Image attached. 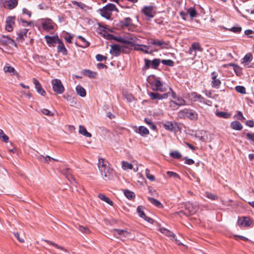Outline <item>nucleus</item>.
<instances>
[{
  "instance_id": "f257e3e1",
  "label": "nucleus",
  "mask_w": 254,
  "mask_h": 254,
  "mask_svg": "<svg viewBox=\"0 0 254 254\" xmlns=\"http://www.w3.org/2000/svg\"><path fill=\"white\" fill-rule=\"evenodd\" d=\"M98 167L104 180L111 179L113 170L109 167V163L107 160L102 158H99Z\"/></svg>"
},
{
  "instance_id": "f03ea898",
  "label": "nucleus",
  "mask_w": 254,
  "mask_h": 254,
  "mask_svg": "<svg viewBox=\"0 0 254 254\" xmlns=\"http://www.w3.org/2000/svg\"><path fill=\"white\" fill-rule=\"evenodd\" d=\"M102 16L107 19H111L113 11H118V8L113 3H108L100 10Z\"/></svg>"
},
{
  "instance_id": "7ed1b4c3",
  "label": "nucleus",
  "mask_w": 254,
  "mask_h": 254,
  "mask_svg": "<svg viewBox=\"0 0 254 254\" xmlns=\"http://www.w3.org/2000/svg\"><path fill=\"white\" fill-rule=\"evenodd\" d=\"M53 91L57 94H61L64 91V88L59 79H54L51 81Z\"/></svg>"
},
{
  "instance_id": "20e7f679",
  "label": "nucleus",
  "mask_w": 254,
  "mask_h": 254,
  "mask_svg": "<svg viewBox=\"0 0 254 254\" xmlns=\"http://www.w3.org/2000/svg\"><path fill=\"white\" fill-rule=\"evenodd\" d=\"M171 92H170L169 96H171L173 100L170 102L171 106H172V104H175L177 106H183L186 104L185 100L182 97L178 96L176 94L172 91L171 89Z\"/></svg>"
},
{
  "instance_id": "39448f33",
  "label": "nucleus",
  "mask_w": 254,
  "mask_h": 254,
  "mask_svg": "<svg viewBox=\"0 0 254 254\" xmlns=\"http://www.w3.org/2000/svg\"><path fill=\"white\" fill-rule=\"evenodd\" d=\"M0 2L4 8L11 10L17 6L18 0H0Z\"/></svg>"
},
{
  "instance_id": "423d86ee",
  "label": "nucleus",
  "mask_w": 254,
  "mask_h": 254,
  "mask_svg": "<svg viewBox=\"0 0 254 254\" xmlns=\"http://www.w3.org/2000/svg\"><path fill=\"white\" fill-rule=\"evenodd\" d=\"M203 51V48L201 47L199 43L194 42L190 47L188 53L190 54H192L193 52H194L193 55V59H194L196 57L197 52L201 53Z\"/></svg>"
},
{
  "instance_id": "0eeeda50",
  "label": "nucleus",
  "mask_w": 254,
  "mask_h": 254,
  "mask_svg": "<svg viewBox=\"0 0 254 254\" xmlns=\"http://www.w3.org/2000/svg\"><path fill=\"white\" fill-rule=\"evenodd\" d=\"M149 44L154 45L158 47L159 49H168L169 42L159 39H151Z\"/></svg>"
},
{
  "instance_id": "6e6552de",
  "label": "nucleus",
  "mask_w": 254,
  "mask_h": 254,
  "mask_svg": "<svg viewBox=\"0 0 254 254\" xmlns=\"http://www.w3.org/2000/svg\"><path fill=\"white\" fill-rule=\"evenodd\" d=\"M113 233L117 238L120 239L122 241H125L126 238L130 236L129 232L122 230L114 229L113 231Z\"/></svg>"
},
{
  "instance_id": "1a4fd4ad",
  "label": "nucleus",
  "mask_w": 254,
  "mask_h": 254,
  "mask_svg": "<svg viewBox=\"0 0 254 254\" xmlns=\"http://www.w3.org/2000/svg\"><path fill=\"white\" fill-rule=\"evenodd\" d=\"M0 44L6 46L9 48L12 46L16 47V44L15 42L7 36H2L0 38Z\"/></svg>"
},
{
  "instance_id": "9d476101",
  "label": "nucleus",
  "mask_w": 254,
  "mask_h": 254,
  "mask_svg": "<svg viewBox=\"0 0 254 254\" xmlns=\"http://www.w3.org/2000/svg\"><path fill=\"white\" fill-rule=\"evenodd\" d=\"M152 88L153 90L164 92L166 91V87L163 86L162 82L157 78H155L151 83Z\"/></svg>"
},
{
  "instance_id": "9b49d317",
  "label": "nucleus",
  "mask_w": 254,
  "mask_h": 254,
  "mask_svg": "<svg viewBox=\"0 0 254 254\" xmlns=\"http://www.w3.org/2000/svg\"><path fill=\"white\" fill-rule=\"evenodd\" d=\"M164 128L171 131H177L180 130L178 123L177 122H167L163 125Z\"/></svg>"
},
{
  "instance_id": "f8f14e48",
  "label": "nucleus",
  "mask_w": 254,
  "mask_h": 254,
  "mask_svg": "<svg viewBox=\"0 0 254 254\" xmlns=\"http://www.w3.org/2000/svg\"><path fill=\"white\" fill-rule=\"evenodd\" d=\"M189 97L193 101H199L200 103L206 104V100L196 92H191L189 94Z\"/></svg>"
},
{
  "instance_id": "ddd939ff",
  "label": "nucleus",
  "mask_w": 254,
  "mask_h": 254,
  "mask_svg": "<svg viewBox=\"0 0 254 254\" xmlns=\"http://www.w3.org/2000/svg\"><path fill=\"white\" fill-rule=\"evenodd\" d=\"M15 17L14 16H8L6 19L5 29L8 31H12L15 24Z\"/></svg>"
},
{
  "instance_id": "4468645a",
  "label": "nucleus",
  "mask_w": 254,
  "mask_h": 254,
  "mask_svg": "<svg viewBox=\"0 0 254 254\" xmlns=\"http://www.w3.org/2000/svg\"><path fill=\"white\" fill-rule=\"evenodd\" d=\"M252 221L249 217H243L238 220V225L241 227H249L252 224Z\"/></svg>"
},
{
  "instance_id": "2eb2a0df",
  "label": "nucleus",
  "mask_w": 254,
  "mask_h": 254,
  "mask_svg": "<svg viewBox=\"0 0 254 254\" xmlns=\"http://www.w3.org/2000/svg\"><path fill=\"white\" fill-rule=\"evenodd\" d=\"M150 98L152 100L158 99L162 100L163 99H166L169 97L170 92H168L166 93L160 94L157 93L150 92L148 93Z\"/></svg>"
},
{
  "instance_id": "dca6fc26",
  "label": "nucleus",
  "mask_w": 254,
  "mask_h": 254,
  "mask_svg": "<svg viewBox=\"0 0 254 254\" xmlns=\"http://www.w3.org/2000/svg\"><path fill=\"white\" fill-rule=\"evenodd\" d=\"M218 74L216 72H212L211 73V85L212 87L215 88H219L220 84L221 81L220 80L217 78Z\"/></svg>"
},
{
  "instance_id": "f3484780",
  "label": "nucleus",
  "mask_w": 254,
  "mask_h": 254,
  "mask_svg": "<svg viewBox=\"0 0 254 254\" xmlns=\"http://www.w3.org/2000/svg\"><path fill=\"white\" fill-rule=\"evenodd\" d=\"M186 209H187L190 214H193L198 210L199 207L197 203H187L186 205Z\"/></svg>"
},
{
  "instance_id": "a211bd4d",
  "label": "nucleus",
  "mask_w": 254,
  "mask_h": 254,
  "mask_svg": "<svg viewBox=\"0 0 254 254\" xmlns=\"http://www.w3.org/2000/svg\"><path fill=\"white\" fill-rule=\"evenodd\" d=\"M142 12L148 18H152L154 16L153 7L151 6H145L142 9Z\"/></svg>"
},
{
  "instance_id": "6ab92c4d",
  "label": "nucleus",
  "mask_w": 254,
  "mask_h": 254,
  "mask_svg": "<svg viewBox=\"0 0 254 254\" xmlns=\"http://www.w3.org/2000/svg\"><path fill=\"white\" fill-rule=\"evenodd\" d=\"M137 39L132 36L122 37V43L133 46V43L135 42Z\"/></svg>"
},
{
  "instance_id": "aec40b11",
  "label": "nucleus",
  "mask_w": 254,
  "mask_h": 254,
  "mask_svg": "<svg viewBox=\"0 0 254 254\" xmlns=\"http://www.w3.org/2000/svg\"><path fill=\"white\" fill-rule=\"evenodd\" d=\"M78 41H76V45L82 48H86L89 46V43L81 36L77 37Z\"/></svg>"
},
{
  "instance_id": "412c9836",
  "label": "nucleus",
  "mask_w": 254,
  "mask_h": 254,
  "mask_svg": "<svg viewBox=\"0 0 254 254\" xmlns=\"http://www.w3.org/2000/svg\"><path fill=\"white\" fill-rule=\"evenodd\" d=\"M110 53L114 56H118L121 53L120 46L117 44L111 45Z\"/></svg>"
},
{
  "instance_id": "4be33fe9",
  "label": "nucleus",
  "mask_w": 254,
  "mask_h": 254,
  "mask_svg": "<svg viewBox=\"0 0 254 254\" xmlns=\"http://www.w3.org/2000/svg\"><path fill=\"white\" fill-rule=\"evenodd\" d=\"M42 24L43 28L46 30H50L54 28L53 21L49 19L44 20Z\"/></svg>"
},
{
  "instance_id": "5701e85b",
  "label": "nucleus",
  "mask_w": 254,
  "mask_h": 254,
  "mask_svg": "<svg viewBox=\"0 0 254 254\" xmlns=\"http://www.w3.org/2000/svg\"><path fill=\"white\" fill-rule=\"evenodd\" d=\"M45 38L50 46H54L55 44L60 41L58 37L55 36H46Z\"/></svg>"
},
{
  "instance_id": "b1692460",
  "label": "nucleus",
  "mask_w": 254,
  "mask_h": 254,
  "mask_svg": "<svg viewBox=\"0 0 254 254\" xmlns=\"http://www.w3.org/2000/svg\"><path fill=\"white\" fill-rule=\"evenodd\" d=\"M160 231L162 233L165 234V235L168 237H172L173 238H174L175 242L178 245H180L182 244V243L179 240H178L177 239L175 238V235L173 233L170 232L169 230L165 228H162L160 229Z\"/></svg>"
},
{
  "instance_id": "393cba45",
  "label": "nucleus",
  "mask_w": 254,
  "mask_h": 254,
  "mask_svg": "<svg viewBox=\"0 0 254 254\" xmlns=\"http://www.w3.org/2000/svg\"><path fill=\"white\" fill-rule=\"evenodd\" d=\"M253 60V56L251 53L247 54L243 59V63L246 67H251V65H249V63Z\"/></svg>"
},
{
  "instance_id": "a878e982",
  "label": "nucleus",
  "mask_w": 254,
  "mask_h": 254,
  "mask_svg": "<svg viewBox=\"0 0 254 254\" xmlns=\"http://www.w3.org/2000/svg\"><path fill=\"white\" fill-rule=\"evenodd\" d=\"M149 49V46L144 45H134V49L135 50L142 51L146 54L150 53L148 51Z\"/></svg>"
},
{
  "instance_id": "bb28decb",
  "label": "nucleus",
  "mask_w": 254,
  "mask_h": 254,
  "mask_svg": "<svg viewBox=\"0 0 254 254\" xmlns=\"http://www.w3.org/2000/svg\"><path fill=\"white\" fill-rule=\"evenodd\" d=\"M230 127L236 130H241L243 128L242 125L238 121H235L231 123Z\"/></svg>"
},
{
  "instance_id": "cd10ccee",
  "label": "nucleus",
  "mask_w": 254,
  "mask_h": 254,
  "mask_svg": "<svg viewBox=\"0 0 254 254\" xmlns=\"http://www.w3.org/2000/svg\"><path fill=\"white\" fill-rule=\"evenodd\" d=\"M75 90L77 94L82 97H84L86 96V92L85 89L80 85H78L76 86L75 88Z\"/></svg>"
},
{
  "instance_id": "c85d7f7f",
  "label": "nucleus",
  "mask_w": 254,
  "mask_h": 254,
  "mask_svg": "<svg viewBox=\"0 0 254 254\" xmlns=\"http://www.w3.org/2000/svg\"><path fill=\"white\" fill-rule=\"evenodd\" d=\"M98 25L99 26L97 28V32L101 34H102L104 37H106L109 28H107L105 26L101 25V24H99Z\"/></svg>"
},
{
  "instance_id": "c756f323",
  "label": "nucleus",
  "mask_w": 254,
  "mask_h": 254,
  "mask_svg": "<svg viewBox=\"0 0 254 254\" xmlns=\"http://www.w3.org/2000/svg\"><path fill=\"white\" fill-rule=\"evenodd\" d=\"M187 118L191 120H196L198 118L197 114L192 110L189 109Z\"/></svg>"
},
{
  "instance_id": "7c9ffc66",
  "label": "nucleus",
  "mask_w": 254,
  "mask_h": 254,
  "mask_svg": "<svg viewBox=\"0 0 254 254\" xmlns=\"http://www.w3.org/2000/svg\"><path fill=\"white\" fill-rule=\"evenodd\" d=\"M79 132L81 134H82L83 135H84L86 137H91V134L90 133L88 132L87 131L86 128L81 125H80L79 126Z\"/></svg>"
},
{
  "instance_id": "2f4dec72",
  "label": "nucleus",
  "mask_w": 254,
  "mask_h": 254,
  "mask_svg": "<svg viewBox=\"0 0 254 254\" xmlns=\"http://www.w3.org/2000/svg\"><path fill=\"white\" fill-rule=\"evenodd\" d=\"M141 136H145L149 133L148 129L143 126H140L138 127V131L137 132Z\"/></svg>"
},
{
  "instance_id": "473e14b6",
  "label": "nucleus",
  "mask_w": 254,
  "mask_h": 254,
  "mask_svg": "<svg viewBox=\"0 0 254 254\" xmlns=\"http://www.w3.org/2000/svg\"><path fill=\"white\" fill-rule=\"evenodd\" d=\"M3 70L5 73H8L11 74H14L15 69L10 66L8 64H6L3 67Z\"/></svg>"
},
{
  "instance_id": "72a5a7b5",
  "label": "nucleus",
  "mask_w": 254,
  "mask_h": 254,
  "mask_svg": "<svg viewBox=\"0 0 254 254\" xmlns=\"http://www.w3.org/2000/svg\"><path fill=\"white\" fill-rule=\"evenodd\" d=\"M58 43L60 45L57 47L58 51L62 53L64 55H66L67 54V50L64 44L60 40Z\"/></svg>"
},
{
  "instance_id": "f704fd0d",
  "label": "nucleus",
  "mask_w": 254,
  "mask_h": 254,
  "mask_svg": "<svg viewBox=\"0 0 254 254\" xmlns=\"http://www.w3.org/2000/svg\"><path fill=\"white\" fill-rule=\"evenodd\" d=\"M98 196L101 200L104 201L110 205H113V202L109 197H107L104 194L102 193H99Z\"/></svg>"
},
{
  "instance_id": "c9c22d12",
  "label": "nucleus",
  "mask_w": 254,
  "mask_h": 254,
  "mask_svg": "<svg viewBox=\"0 0 254 254\" xmlns=\"http://www.w3.org/2000/svg\"><path fill=\"white\" fill-rule=\"evenodd\" d=\"M83 74L90 78H95L97 76V73L95 71H91L89 69H85L83 70Z\"/></svg>"
},
{
  "instance_id": "e433bc0d",
  "label": "nucleus",
  "mask_w": 254,
  "mask_h": 254,
  "mask_svg": "<svg viewBox=\"0 0 254 254\" xmlns=\"http://www.w3.org/2000/svg\"><path fill=\"white\" fill-rule=\"evenodd\" d=\"M148 199L150 203H151L152 204L154 205L156 207L158 208H162L163 207V205L162 204V203L158 200L150 197H148Z\"/></svg>"
},
{
  "instance_id": "4c0bfd02",
  "label": "nucleus",
  "mask_w": 254,
  "mask_h": 254,
  "mask_svg": "<svg viewBox=\"0 0 254 254\" xmlns=\"http://www.w3.org/2000/svg\"><path fill=\"white\" fill-rule=\"evenodd\" d=\"M38 159L41 161L47 163H48L51 160H54L57 161H58L57 159L51 157L50 156L48 155H47L46 156L40 155L39 156H38Z\"/></svg>"
},
{
  "instance_id": "58836bf2",
  "label": "nucleus",
  "mask_w": 254,
  "mask_h": 254,
  "mask_svg": "<svg viewBox=\"0 0 254 254\" xmlns=\"http://www.w3.org/2000/svg\"><path fill=\"white\" fill-rule=\"evenodd\" d=\"M216 115L219 117L224 119H228L231 117V114L226 112H217Z\"/></svg>"
},
{
  "instance_id": "ea45409f",
  "label": "nucleus",
  "mask_w": 254,
  "mask_h": 254,
  "mask_svg": "<svg viewBox=\"0 0 254 254\" xmlns=\"http://www.w3.org/2000/svg\"><path fill=\"white\" fill-rule=\"evenodd\" d=\"M189 109H185L184 110L180 111L178 113V117L181 119H185L187 117Z\"/></svg>"
},
{
  "instance_id": "a19ab883",
  "label": "nucleus",
  "mask_w": 254,
  "mask_h": 254,
  "mask_svg": "<svg viewBox=\"0 0 254 254\" xmlns=\"http://www.w3.org/2000/svg\"><path fill=\"white\" fill-rule=\"evenodd\" d=\"M122 167L123 170H127V169H132L133 166L131 164L125 161L122 162Z\"/></svg>"
},
{
  "instance_id": "79ce46f5",
  "label": "nucleus",
  "mask_w": 254,
  "mask_h": 254,
  "mask_svg": "<svg viewBox=\"0 0 254 254\" xmlns=\"http://www.w3.org/2000/svg\"><path fill=\"white\" fill-rule=\"evenodd\" d=\"M28 29L24 28L20 30L18 33V38L20 39H24V37H26L28 32Z\"/></svg>"
},
{
  "instance_id": "37998d69",
  "label": "nucleus",
  "mask_w": 254,
  "mask_h": 254,
  "mask_svg": "<svg viewBox=\"0 0 254 254\" xmlns=\"http://www.w3.org/2000/svg\"><path fill=\"white\" fill-rule=\"evenodd\" d=\"M43 241L48 243L50 245H52V246H54L55 248H56L58 249L61 250L65 252H67L66 250L65 249L64 247H62L55 243H53V242L48 241V240H43Z\"/></svg>"
},
{
  "instance_id": "c03bdc74",
  "label": "nucleus",
  "mask_w": 254,
  "mask_h": 254,
  "mask_svg": "<svg viewBox=\"0 0 254 254\" xmlns=\"http://www.w3.org/2000/svg\"><path fill=\"white\" fill-rule=\"evenodd\" d=\"M39 113H42L43 114L48 116H53L54 115V113L51 112L50 110L47 109H41L39 111Z\"/></svg>"
},
{
  "instance_id": "a18cd8bd",
  "label": "nucleus",
  "mask_w": 254,
  "mask_h": 254,
  "mask_svg": "<svg viewBox=\"0 0 254 254\" xmlns=\"http://www.w3.org/2000/svg\"><path fill=\"white\" fill-rule=\"evenodd\" d=\"M160 63V60L155 59L153 61H151V67L154 69L157 68Z\"/></svg>"
},
{
  "instance_id": "49530a36",
  "label": "nucleus",
  "mask_w": 254,
  "mask_h": 254,
  "mask_svg": "<svg viewBox=\"0 0 254 254\" xmlns=\"http://www.w3.org/2000/svg\"><path fill=\"white\" fill-rule=\"evenodd\" d=\"M123 26H128L131 24V19L129 17H127L121 21Z\"/></svg>"
},
{
  "instance_id": "de8ad7c7",
  "label": "nucleus",
  "mask_w": 254,
  "mask_h": 254,
  "mask_svg": "<svg viewBox=\"0 0 254 254\" xmlns=\"http://www.w3.org/2000/svg\"><path fill=\"white\" fill-rule=\"evenodd\" d=\"M123 95L128 102H130L134 99L133 95L127 92L124 91L123 92Z\"/></svg>"
},
{
  "instance_id": "09e8293b",
  "label": "nucleus",
  "mask_w": 254,
  "mask_h": 254,
  "mask_svg": "<svg viewBox=\"0 0 254 254\" xmlns=\"http://www.w3.org/2000/svg\"><path fill=\"white\" fill-rule=\"evenodd\" d=\"M124 194L125 196L128 199H132L135 197L134 193L131 191L128 190H125L124 191Z\"/></svg>"
},
{
  "instance_id": "8fccbe9b",
  "label": "nucleus",
  "mask_w": 254,
  "mask_h": 254,
  "mask_svg": "<svg viewBox=\"0 0 254 254\" xmlns=\"http://www.w3.org/2000/svg\"><path fill=\"white\" fill-rule=\"evenodd\" d=\"M170 156L175 159H180L182 157L181 154L178 151H174L170 153Z\"/></svg>"
},
{
  "instance_id": "3c124183",
  "label": "nucleus",
  "mask_w": 254,
  "mask_h": 254,
  "mask_svg": "<svg viewBox=\"0 0 254 254\" xmlns=\"http://www.w3.org/2000/svg\"><path fill=\"white\" fill-rule=\"evenodd\" d=\"M188 12L191 18L195 17L197 14L196 10L193 7L189 8L188 10Z\"/></svg>"
},
{
  "instance_id": "603ef678",
  "label": "nucleus",
  "mask_w": 254,
  "mask_h": 254,
  "mask_svg": "<svg viewBox=\"0 0 254 254\" xmlns=\"http://www.w3.org/2000/svg\"><path fill=\"white\" fill-rule=\"evenodd\" d=\"M235 90L237 92L245 94L246 93V88L242 86H237L235 87Z\"/></svg>"
},
{
  "instance_id": "864d4df0",
  "label": "nucleus",
  "mask_w": 254,
  "mask_h": 254,
  "mask_svg": "<svg viewBox=\"0 0 254 254\" xmlns=\"http://www.w3.org/2000/svg\"><path fill=\"white\" fill-rule=\"evenodd\" d=\"M145 175L146 178L149 179L151 181H154L155 180V177L150 174L149 173V170L148 169L145 170Z\"/></svg>"
},
{
  "instance_id": "5fc2aeb1",
  "label": "nucleus",
  "mask_w": 254,
  "mask_h": 254,
  "mask_svg": "<svg viewBox=\"0 0 254 254\" xmlns=\"http://www.w3.org/2000/svg\"><path fill=\"white\" fill-rule=\"evenodd\" d=\"M137 212H138L139 216L142 218H143L146 216L143 212V207L141 206H138L137 207Z\"/></svg>"
},
{
  "instance_id": "6e6d98bb",
  "label": "nucleus",
  "mask_w": 254,
  "mask_h": 254,
  "mask_svg": "<svg viewBox=\"0 0 254 254\" xmlns=\"http://www.w3.org/2000/svg\"><path fill=\"white\" fill-rule=\"evenodd\" d=\"M144 121L146 124L149 126L152 129H155L156 128V126L153 124L152 121L150 119L145 118L144 119Z\"/></svg>"
},
{
  "instance_id": "4d7b16f0",
  "label": "nucleus",
  "mask_w": 254,
  "mask_h": 254,
  "mask_svg": "<svg viewBox=\"0 0 254 254\" xmlns=\"http://www.w3.org/2000/svg\"><path fill=\"white\" fill-rule=\"evenodd\" d=\"M234 118L240 121L245 120V118L243 116V114L241 111L237 112V113L234 116Z\"/></svg>"
},
{
  "instance_id": "13d9d810",
  "label": "nucleus",
  "mask_w": 254,
  "mask_h": 254,
  "mask_svg": "<svg viewBox=\"0 0 254 254\" xmlns=\"http://www.w3.org/2000/svg\"><path fill=\"white\" fill-rule=\"evenodd\" d=\"M161 62L163 64L170 66H172L174 65V62L171 60H163Z\"/></svg>"
},
{
  "instance_id": "bf43d9fd",
  "label": "nucleus",
  "mask_w": 254,
  "mask_h": 254,
  "mask_svg": "<svg viewBox=\"0 0 254 254\" xmlns=\"http://www.w3.org/2000/svg\"><path fill=\"white\" fill-rule=\"evenodd\" d=\"M205 196L208 198L210 199L211 200H215L217 198V197L215 195L212 194L211 192H205Z\"/></svg>"
},
{
  "instance_id": "052dcab7",
  "label": "nucleus",
  "mask_w": 254,
  "mask_h": 254,
  "mask_svg": "<svg viewBox=\"0 0 254 254\" xmlns=\"http://www.w3.org/2000/svg\"><path fill=\"white\" fill-rule=\"evenodd\" d=\"M145 65L143 67L144 69H148L150 66H151V61L146 59H144Z\"/></svg>"
},
{
  "instance_id": "680f3d73",
  "label": "nucleus",
  "mask_w": 254,
  "mask_h": 254,
  "mask_svg": "<svg viewBox=\"0 0 254 254\" xmlns=\"http://www.w3.org/2000/svg\"><path fill=\"white\" fill-rule=\"evenodd\" d=\"M78 230L82 233H87L89 232L88 228L79 225L78 227Z\"/></svg>"
},
{
  "instance_id": "e2e57ef3",
  "label": "nucleus",
  "mask_w": 254,
  "mask_h": 254,
  "mask_svg": "<svg viewBox=\"0 0 254 254\" xmlns=\"http://www.w3.org/2000/svg\"><path fill=\"white\" fill-rule=\"evenodd\" d=\"M36 89L37 92L42 96H44L46 95V92L41 86L37 88Z\"/></svg>"
},
{
  "instance_id": "0e129e2a",
  "label": "nucleus",
  "mask_w": 254,
  "mask_h": 254,
  "mask_svg": "<svg viewBox=\"0 0 254 254\" xmlns=\"http://www.w3.org/2000/svg\"><path fill=\"white\" fill-rule=\"evenodd\" d=\"M67 100L68 101L70 104L72 105H75L76 104V99L74 97H72L71 96H68L67 98Z\"/></svg>"
},
{
  "instance_id": "69168bd1",
  "label": "nucleus",
  "mask_w": 254,
  "mask_h": 254,
  "mask_svg": "<svg viewBox=\"0 0 254 254\" xmlns=\"http://www.w3.org/2000/svg\"><path fill=\"white\" fill-rule=\"evenodd\" d=\"M246 135L248 139L254 143V133H248Z\"/></svg>"
},
{
  "instance_id": "338daca9",
  "label": "nucleus",
  "mask_w": 254,
  "mask_h": 254,
  "mask_svg": "<svg viewBox=\"0 0 254 254\" xmlns=\"http://www.w3.org/2000/svg\"><path fill=\"white\" fill-rule=\"evenodd\" d=\"M96 59L97 61H102L105 60L107 59V58L105 56L101 55L98 54L96 56Z\"/></svg>"
},
{
  "instance_id": "774afa93",
  "label": "nucleus",
  "mask_w": 254,
  "mask_h": 254,
  "mask_svg": "<svg viewBox=\"0 0 254 254\" xmlns=\"http://www.w3.org/2000/svg\"><path fill=\"white\" fill-rule=\"evenodd\" d=\"M14 235L17 239V240L21 243L24 242V239L23 238H21L19 236V234L17 232L14 233Z\"/></svg>"
}]
</instances>
